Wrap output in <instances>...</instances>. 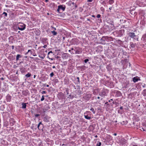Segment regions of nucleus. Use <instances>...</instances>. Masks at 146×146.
<instances>
[{
  "label": "nucleus",
  "instance_id": "obj_28",
  "mask_svg": "<svg viewBox=\"0 0 146 146\" xmlns=\"http://www.w3.org/2000/svg\"><path fill=\"white\" fill-rule=\"evenodd\" d=\"M32 129H36L37 128V125L33 124L31 126Z\"/></svg>",
  "mask_w": 146,
  "mask_h": 146
},
{
  "label": "nucleus",
  "instance_id": "obj_45",
  "mask_svg": "<svg viewBox=\"0 0 146 146\" xmlns=\"http://www.w3.org/2000/svg\"><path fill=\"white\" fill-rule=\"evenodd\" d=\"M68 51L72 54H74V52H73L71 50H69Z\"/></svg>",
  "mask_w": 146,
  "mask_h": 146
},
{
  "label": "nucleus",
  "instance_id": "obj_23",
  "mask_svg": "<svg viewBox=\"0 0 146 146\" xmlns=\"http://www.w3.org/2000/svg\"><path fill=\"white\" fill-rule=\"evenodd\" d=\"M108 0H101V3L102 4L105 5L106 4Z\"/></svg>",
  "mask_w": 146,
  "mask_h": 146
},
{
  "label": "nucleus",
  "instance_id": "obj_13",
  "mask_svg": "<svg viewBox=\"0 0 146 146\" xmlns=\"http://www.w3.org/2000/svg\"><path fill=\"white\" fill-rule=\"evenodd\" d=\"M37 127L39 130L42 129L44 127V125L41 122H40L39 123L37 126Z\"/></svg>",
  "mask_w": 146,
  "mask_h": 146
},
{
  "label": "nucleus",
  "instance_id": "obj_17",
  "mask_svg": "<svg viewBox=\"0 0 146 146\" xmlns=\"http://www.w3.org/2000/svg\"><path fill=\"white\" fill-rule=\"evenodd\" d=\"M141 40L144 42H146V33L141 38Z\"/></svg>",
  "mask_w": 146,
  "mask_h": 146
},
{
  "label": "nucleus",
  "instance_id": "obj_22",
  "mask_svg": "<svg viewBox=\"0 0 146 146\" xmlns=\"http://www.w3.org/2000/svg\"><path fill=\"white\" fill-rule=\"evenodd\" d=\"M88 115H84V116L85 118L88 120H90L91 119V117L89 116Z\"/></svg>",
  "mask_w": 146,
  "mask_h": 146
},
{
  "label": "nucleus",
  "instance_id": "obj_46",
  "mask_svg": "<svg viewBox=\"0 0 146 146\" xmlns=\"http://www.w3.org/2000/svg\"><path fill=\"white\" fill-rule=\"evenodd\" d=\"M44 99V96H42V98H41V101H43Z\"/></svg>",
  "mask_w": 146,
  "mask_h": 146
},
{
  "label": "nucleus",
  "instance_id": "obj_55",
  "mask_svg": "<svg viewBox=\"0 0 146 146\" xmlns=\"http://www.w3.org/2000/svg\"><path fill=\"white\" fill-rule=\"evenodd\" d=\"M101 15L100 14H98L97 16V17L98 18H99L100 17Z\"/></svg>",
  "mask_w": 146,
  "mask_h": 146
},
{
  "label": "nucleus",
  "instance_id": "obj_51",
  "mask_svg": "<svg viewBox=\"0 0 146 146\" xmlns=\"http://www.w3.org/2000/svg\"><path fill=\"white\" fill-rule=\"evenodd\" d=\"M77 79L78 80V84H80V79H79V77H77Z\"/></svg>",
  "mask_w": 146,
  "mask_h": 146
},
{
  "label": "nucleus",
  "instance_id": "obj_35",
  "mask_svg": "<svg viewBox=\"0 0 146 146\" xmlns=\"http://www.w3.org/2000/svg\"><path fill=\"white\" fill-rule=\"evenodd\" d=\"M119 44H122V42L119 40H118L116 41Z\"/></svg>",
  "mask_w": 146,
  "mask_h": 146
},
{
  "label": "nucleus",
  "instance_id": "obj_3",
  "mask_svg": "<svg viewBox=\"0 0 146 146\" xmlns=\"http://www.w3.org/2000/svg\"><path fill=\"white\" fill-rule=\"evenodd\" d=\"M128 36L131 38H133L137 41H138V36L135 34L133 32H129L127 34Z\"/></svg>",
  "mask_w": 146,
  "mask_h": 146
},
{
  "label": "nucleus",
  "instance_id": "obj_44",
  "mask_svg": "<svg viewBox=\"0 0 146 146\" xmlns=\"http://www.w3.org/2000/svg\"><path fill=\"white\" fill-rule=\"evenodd\" d=\"M54 74L53 72H52L50 74V76L51 77H52L54 76Z\"/></svg>",
  "mask_w": 146,
  "mask_h": 146
},
{
  "label": "nucleus",
  "instance_id": "obj_7",
  "mask_svg": "<svg viewBox=\"0 0 146 146\" xmlns=\"http://www.w3.org/2000/svg\"><path fill=\"white\" fill-rule=\"evenodd\" d=\"M106 54L107 57L110 59L113 58L114 57L113 53L110 50L106 52Z\"/></svg>",
  "mask_w": 146,
  "mask_h": 146
},
{
  "label": "nucleus",
  "instance_id": "obj_47",
  "mask_svg": "<svg viewBox=\"0 0 146 146\" xmlns=\"http://www.w3.org/2000/svg\"><path fill=\"white\" fill-rule=\"evenodd\" d=\"M28 52H30L31 54H32L33 53V51L31 50H28Z\"/></svg>",
  "mask_w": 146,
  "mask_h": 146
},
{
  "label": "nucleus",
  "instance_id": "obj_53",
  "mask_svg": "<svg viewBox=\"0 0 146 146\" xmlns=\"http://www.w3.org/2000/svg\"><path fill=\"white\" fill-rule=\"evenodd\" d=\"M40 115L39 114H36L35 115V117H36L39 116Z\"/></svg>",
  "mask_w": 146,
  "mask_h": 146
},
{
  "label": "nucleus",
  "instance_id": "obj_25",
  "mask_svg": "<svg viewBox=\"0 0 146 146\" xmlns=\"http://www.w3.org/2000/svg\"><path fill=\"white\" fill-rule=\"evenodd\" d=\"M20 71L22 74H25V69L24 68H21L20 69Z\"/></svg>",
  "mask_w": 146,
  "mask_h": 146
},
{
  "label": "nucleus",
  "instance_id": "obj_4",
  "mask_svg": "<svg viewBox=\"0 0 146 146\" xmlns=\"http://www.w3.org/2000/svg\"><path fill=\"white\" fill-rule=\"evenodd\" d=\"M66 9V6L64 5H60L58 6V8L57 9L58 12L60 13L64 11Z\"/></svg>",
  "mask_w": 146,
  "mask_h": 146
},
{
  "label": "nucleus",
  "instance_id": "obj_2",
  "mask_svg": "<svg viewBox=\"0 0 146 146\" xmlns=\"http://www.w3.org/2000/svg\"><path fill=\"white\" fill-rule=\"evenodd\" d=\"M18 29L21 31L24 30L26 28V25L24 23H19L17 25Z\"/></svg>",
  "mask_w": 146,
  "mask_h": 146
},
{
  "label": "nucleus",
  "instance_id": "obj_52",
  "mask_svg": "<svg viewBox=\"0 0 146 146\" xmlns=\"http://www.w3.org/2000/svg\"><path fill=\"white\" fill-rule=\"evenodd\" d=\"M89 60L88 59H86L84 60V62L85 63H86L87 62H88L89 61Z\"/></svg>",
  "mask_w": 146,
  "mask_h": 146
},
{
  "label": "nucleus",
  "instance_id": "obj_64",
  "mask_svg": "<svg viewBox=\"0 0 146 146\" xmlns=\"http://www.w3.org/2000/svg\"><path fill=\"white\" fill-rule=\"evenodd\" d=\"M46 47H47V45H44V46H43V47L44 48H46Z\"/></svg>",
  "mask_w": 146,
  "mask_h": 146
},
{
  "label": "nucleus",
  "instance_id": "obj_56",
  "mask_svg": "<svg viewBox=\"0 0 146 146\" xmlns=\"http://www.w3.org/2000/svg\"><path fill=\"white\" fill-rule=\"evenodd\" d=\"M50 53H52V51H50L49 52H48V55H49V54H50Z\"/></svg>",
  "mask_w": 146,
  "mask_h": 146
},
{
  "label": "nucleus",
  "instance_id": "obj_38",
  "mask_svg": "<svg viewBox=\"0 0 146 146\" xmlns=\"http://www.w3.org/2000/svg\"><path fill=\"white\" fill-rule=\"evenodd\" d=\"M74 98V96L73 95H72L71 94H70L69 95V97H68V98H70L71 99H72Z\"/></svg>",
  "mask_w": 146,
  "mask_h": 146
},
{
  "label": "nucleus",
  "instance_id": "obj_58",
  "mask_svg": "<svg viewBox=\"0 0 146 146\" xmlns=\"http://www.w3.org/2000/svg\"><path fill=\"white\" fill-rule=\"evenodd\" d=\"M93 1V0H87V2H91Z\"/></svg>",
  "mask_w": 146,
  "mask_h": 146
},
{
  "label": "nucleus",
  "instance_id": "obj_36",
  "mask_svg": "<svg viewBox=\"0 0 146 146\" xmlns=\"http://www.w3.org/2000/svg\"><path fill=\"white\" fill-rule=\"evenodd\" d=\"M90 113V112L89 111H86L84 113V115H88Z\"/></svg>",
  "mask_w": 146,
  "mask_h": 146
},
{
  "label": "nucleus",
  "instance_id": "obj_8",
  "mask_svg": "<svg viewBox=\"0 0 146 146\" xmlns=\"http://www.w3.org/2000/svg\"><path fill=\"white\" fill-rule=\"evenodd\" d=\"M102 39L108 42L112 41L113 40V38L112 37H108L107 36H102Z\"/></svg>",
  "mask_w": 146,
  "mask_h": 146
},
{
  "label": "nucleus",
  "instance_id": "obj_11",
  "mask_svg": "<svg viewBox=\"0 0 146 146\" xmlns=\"http://www.w3.org/2000/svg\"><path fill=\"white\" fill-rule=\"evenodd\" d=\"M123 87L125 88H127L130 86L129 81V80H127L123 84Z\"/></svg>",
  "mask_w": 146,
  "mask_h": 146
},
{
  "label": "nucleus",
  "instance_id": "obj_18",
  "mask_svg": "<svg viewBox=\"0 0 146 146\" xmlns=\"http://www.w3.org/2000/svg\"><path fill=\"white\" fill-rule=\"evenodd\" d=\"M133 81L135 83L137 82L139 80H140V79L137 78V77H135L132 78Z\"/></svg>",
  "mask_w": 146,
  "mask_h": 146
},
{
  "label": "nucleus",
  "instance_id": "obj_54",
  "mask_svg": "<svg viewBox=\"0 0 146 146\" xmlns=\"http://www.w3.org/2000/svg\"><path fill=\"white\" fill-rule=\"evenodd\" d=\"M46 93V92L45 91H43L41 92L42 94H45Z\"/></svg>",
  "mask_w": 146,
  "mask_h": 146
},
{
  "label": "nucleus",
  "instance_id": "obj_61",
  "mask_svg": "<svg viewBox=\"0 0 146 146\" xmlns=\"http://www.w3.org/2000/svg\"><path fill=\"white\" fill-rule=\"evenodd\" d=\"M76 87H77L78 89H80V86H76Z\"/></svg>",
  "mask_w": 146,
  "mask_h": 146
},
{
  "label": "nucleus",
  "instance_id": "obj_12",
  "mask_svg": "<svg viewBox=\"0 0 146 146\" xmlns=\"http://www.w3.org/2000/svg\"><path fill=\"white\" fill-rule=\"evenodd\" d=\"M70 55L68 53H63L62 55V58L63 59H67Z\"/></svg>",
  "mask_w": 146,
  "mask_h": 146
},
{
  "label": "nucleus",
  "instance_id": "obj_24",
  "mask_svg": "<svg viewBox=\"0 0 146 146\" xmlns=\"http://www.w3.org/2000/svg\"><path fill=\"white\" fill-rule=\"evenodd\" d=\"M108 102H107L105 103V104L106 105L107 108H110L112 106H111V104H109Z\"/></svg>",
  "mask_w": 146,
  "mask_h": 146
},
{
  "label": "nucleus",
  "instance_id": "obj_62",
  "mask_svg": "<svg viewBox=\"0 0 146 146\" xmlns=\"http://www.w3.org/2000/svg\"><path fill=\"white\" fill-rule=\"evenodd\" d=\"M11 48L12 49H14V46L13 45L11 46Z\"/></svg>",
  "mask_w": 146,
  "mask_h": 146
},
{
  "label": "nucleus",
  "instance_id": "obj_9",
  "mask_svg": "<svg viewBox=\"0 0 146 146\" xmlns=\"http://www.w3.org/2000/svg\"><path fill=\"white\" fill-rule=\"evenodd\" d=\"M121 146H127V144L126 140L121 139L120 143Z\"/></svg>",
  "mask_w": 146,
  "mask_h": 146
},
{
  "label": "nucleus",
  "instance_id": "obj_21",
  "mask_svg": "<svg viewBox=\"0 0 146 146\" xmlns=\"http://www.w3.org/2000/svg\"><path fill=\"white\" fill-rule=\"evenodd\" d=\"M40 34V32L38 29H36L35 34L37 35H39Z\"/></svg>",
  "mask_w": 146,
  "mask_h": 146
},
{
  "label": "nucleus",
  "instance_id": "obj_33",
  "mask_svg": "<svg viewBox=\"0 0 146 146\" xmlns=\"http://www.w3.org/2000/svg\"><path fill=\"white\" fill-rule=\"evenodd\" d=\"M117 94V96H120L121 95V93L120 91H117L116 92Z\"/></svg>",
  "mask_w": 146,
  "mask_h": 146
},
{
  "label": "nucleus",
  "instance_id": "obj_40",
  "mask_svg": "<svg viewBox=\"0 0 146 146\" xmlns=\"http://www.w3.org/2000/svg\"><path fill=\"white\" fill-rule=\"evenodd\" d=\"M117 103L116 102H114L113 101L112 102V104H111V106H113V104H115V105H117Z\"/></svg>",
  "mask_w": 146,
  "mask_h": 146
},
{
  "label": "nucleus",
  "instance_id": "obj_14",
  "mask_svg": "<svg viewBox=\"0 0 146 146\" xmlns=\"http://www.w3.org/2000/svg\"><path fill=\"white\" fill-rule=\"evenodd\" d=\"M9 121L10 125L11 126H13L15 124V121L14 120L13 118H11Z\"/></svg>",
  "mask_w": 146,
  "mask_h": 146
},
{
  "label": "nucleus",
  "instance_id": "obj_5",
  "mask_svg": "<svg viewBox=\"0 0 146 146\" xmlns=\"http://www.w3.org/2000/svg\"><path fill=\"white\" fill-rule=\"evenodd\" d=\"M92 94H84L83 97V100L85 101H88L91 98Z\"/></svg>",
  "mask_w": 146,
  "mask_h": 146
},
{
  "label": "nucleus",
  "instance_id": "obj_29",
  "mask_svg": "<svg viewBox=\"0 0 146 146\" xmlns=\"http://www.w3.org/2000/svg\"><path fill=\"white\" fill-rule=\"evenodd\" d=\"M31 74L29 72L27 74L25 75V76L26 78H28L30 77L31 76Z\"/></svg>",
  "mask_w": 146,
  "mask_h": 146
},
{
  "label": "nucleus",
  "instance_id": "obj_49",
  "mask_svg": "<svg viewBox=\"0 0 146 146\" xmlns=\"http://www.w3.org/2000/svg\"><path fill=\"white\" fill-rule=\"evenodd\" d=\"M38 56L40 58H42V59H43L44 58V56H42L40 55H39Z\"/></svg>",
  "mask_w": 146,
  "mask_h": 146
},
{
  "label": "nucleus",
  "instance_id": "obj_34",
  "mask_svg": "<svg viewBox=\"0 0 146 146\" xmlns=\"http://www.w3.org/2000/svg\"><path fill=\"white\" fill-rule=\"evenodd\" d=\"M143 94L144 96H146V89H144L143 90Z\"/></svg>",
  "mask_w": 146,
  "mask_h": 146
},
{
  "label": "nucleus",
  "instance_id": "obj_48",
  "mask_svg": "<svg viewBox=\"0 0 146 146\" xmlns=\"http://www.w3.org/2000/svg\"><path fill=\"white\" fill-rule=\"evenodd\" d=\"M3 15H4L5 17H7V13L5 12H4L3 13Z\"/></svg>",
  "mask_w": 146,
  "mask_h": 146
},
{
  "label": "nucleus",
  "instance_id": "obj_15",
  "mask_svg": "<svg viewBox=\"0 0 146 146\" xmlns=\"http://www.w3.org/2000/svg\"><path fill=\"white\" fill-rule=\"evenodd\" d=\"M29 91L28 90H23L22 92V94L24 96H26L28 94Z\"/></svg>",
  "mask_w": 146,
  "mask_h": 146
},
{
  "label": "nucleus",
  "instance_id": "obj_59",
  "mask_svg": "<svg viewBox=\"0 0 146 146\" xmlns=\"http://www.w3.org/2000/svg\"><path fill=\"white\" fill-rule=\"evenodd\" d=\"M66 92L67 93V94H68V90H66Z\"/></svg>",
  "mask_w": 146,
  "mask_h": 146
},
{
  "label": "nucleus",
  "instance_id": "obj_30",
  "mask_svg": "<svg viewBox=\"0 0 146 146\" xmlns=\"http://www.w3.org/2000/svg\"><path fill=\"white\" fill-rule=\"evenodd\" d=\"M90 110L91 111L93 114H95L96 113V111L94 110V108H91L90 109Z\"/></svg>",
  "mask_w": 146,
  "mask_h": 146
},
{
  "label": "nucleus",
  "instance_id": "obj_37",
  "mask_svg": "<svg viewBox=\"0 0 146 146\" xmlns=\"http://www.w3.org/2000/svg\"><path fill=\"white\" fill-rule=\"evenodd\" d=\"M109 4L111 5L114 3L113 0H109Z\"/></svg>",
  "mask_w": 146,
  "mask_h": 146
},
{
  "label": "nucleus",
  "instance_id": "obj_63",
  "mask_svg": "<svg viewBox=\"0 0 146 146\" xmlns=\"http://www.w3.org/2000/svg\"><path fill=\"white\" fill-rule=\"evenodd\" d=\"M77 7V6L75 4V8L74 9H76Z\"/></svg>",
  "mask_w": 146,
  "mask_h": 146
},
{
  "label": "nucleus",
  "instance_id": "obj_32",
  "mask_svg": "<svg viewBox=\"0 0 146 146\" xmlns=\"http://www.w3.org/2000/svg\"><path fill=\"white\" fill-rule=\"evenodd\" d=\"M47 39L46 38H43L42 39V42H43V43L45 42L46 41Z\"/></svg>",
  "mask_w": 146,
  "mask_h": 146
},
{
  "label": "nucleus",
  "instance_id": "obj_20",
  "mask_svg": "<svg viewBox=\"0 0 146 146\" xmlns=\"http://www.w3.org/2000/svg\"><path fill=\"white\" fill-rule=\"evenodd\" d=\"M43 121L45 122H48L49 121L48 117V116H45L44 118Z\"/></svg>",
  "mask_w": 146,
  "mask_h": 146
},
{
  "label": "nucleus",
  "instance_id": "obj_41",
  "mask_svg": "<svg viewBox=\"0 0 146 146\" xmlns=\"http://www.w3.org/2000/svg\"><path fill=\"white\" fill-rule=\"evenodd\" d=\"M85 68H86V66L84 65L80 67V68L81 69V70H82V69L83 70L85 69Z\"/></svg>",
  "mask_w": 146,
  "mask_h": 146
},
{
  "label": "nucleus",
  "instance_id": "obj_6",
  "mask_svg": "<svg viewBox=\"0 0 146 146\" xmlns=\"http://www.w3.org/2000/svg\"><path fill=\"white\" fill-rule=\"evenodd\" d=\"M74 54H80L82 53V48L79 47H74Z\"/></svg>",
  "mask_w": 146,
  "mask_h": 146
},
{
  "label": "nucleus",
  "instance_id": "obj_43",
  "mask_svg": "<svg viewBox=\"0 0 146 146\" xmlns=\"http://www.w3.org/2000/svg\"><path fill=\"white\" fill-rule=\"evenodd\" d=\"M68 63V62L67 61H65L63 62V65L64 66L66 65Z\"/></svg>",
  "mask_w": 146,
  "mask_h": 146
},
{
  "label": "nucleus",
  "instance_id": "obj_19",
  "mask_svg": "<svg viewBox=\"0 0 146 146\" xmlns=\"http://www.w3.org/2000/svg\"><path fill=\"white\" fill-rule=\"evenodd\" d=\"M23 56L21 54H18L16 57V60L17 61H18L19 60V58H22Z\"/></svg>",
  "mask_w": 146,
  "mask_h": 146
},
{
  "label": "nucleus",
  "instance_id": "obj_16",
  "mask_svg": "<svg viewBox=\"0 0 146 146\" xmlns=\"http://www.w3.org/2000/svg\"><path fill=\"white\" fill-rule=\"evenodd\" d=\"M7 101V102H9L11 101V97L9 94H8L6 97Z\"/></svg>",
  "mask_w": 146,
  "mask_h": 146
},
{
  "label": "nucleus",
  "instance_id": "obj_27",
  "mask_svg": "<svg viewBox=\"0 0 146 146\" xmlns=\"http://www.w3.org/2000/svg\"><path fill=\"white\" fill-rule=\"evenodd\" d=\"M130 45L132 48H135V44H134L132 42H131L130 43Z\"/></svg>",
  "mask_w": 146,
  "mask_h": 146
},
{
  "label": "nucleus",
  "instance_id": "obj_39",
  "mask_svg": "<svg viewBox=\"0 0 146 146\" xmlns=\"http://www.w3.org/2000/svg\"><path fill=\"white\" fill-rule=\"evenodd\" d=\"M101 145V143L100 142H98L96 145V146H100Z\"/></svg>",
  "mask_w": 146,
  "mask_h": 146
},
{
  "label": "nucleus",
  "instance_id": "obj_10",
  "mask_svg": "<svg viewBox=\"0 0 146 146\" xmlns=\"http://www.w3.org/2000/svg\"><path fill=\"white\" fill-rule=\"evenodd\" d=\"M124 30L123 29H121L119 31H116V33L117 34V36H121L124 33Z\"/></svg>",
  "mask_w": 146,
  "mask_h": 146
},
{
  "label": "nucleus",
  "instance_id": "obj_57",
  "mask_svg": "<svg viewBox=\"0 0 146 146\" xmlns=\"http://www.w3.org/2000/svg\"><path fill=\"white\" fill-rule=\"evenodd\" d=\"M142 129L143 131H146V128H142Z\"/></svg>",
  "mask_w": 146,
  "mask_h": 146
},
{
  "label": "nucleus",
  "instance_id": "obj_42",
  "mask_svg": "<svg viewBox=\"0 0 146 146\" xmlns=\"http://www.w3.org/2000/svg\"><path fill=\"white\" fill-rule=\"evenodd\" d=\"M127 20V21L126 20H124V22H123V23H125L126 22H127L128 23V24H130V21H129V19H128Z\"/></svg>",
  "mask_w": 146,
  "mask_h": 146
},
{
  "label": "nucleus",
  "instance_id": "obj_50",
  "mask_svg": "<svg viewBox=\"0 0 146 146\" xmlns=\"http://www.w3.org/2000/svg\"><path fill=\"white\" fill-rule=\"evenodd\" d=\"M98 49H100V50L102 49V46H100L98 47Z\"/></svg>",
  "mask_w": 146,
  "mask_h": 146
},
{
  "label": "nucleus",
  "instance_id": "obj_1",
  "mask_svg": "<svg viewBox=\"0 0 146 146\" xmlns=\"http://www.w3.org/2000/svg\"><path fill=\"white\" fill-rule=\"evenodd\" d=\"M108 93V90L106 89L103 88L99 93V95L102 97L105 96H107V94Z\"/></svg>",
  "mask_w": 146,
  "mask_h": 146
},
{
  "label": "nucleus",
  "instance_id": "obj_26",
  "mask_svg": "<svg viewBox=\"0 0 146 146\" xmlns=\"http://www.w3.org/2000/svg\"><path fill=\"white\" fill-rule=\"evenodd\" d=\"M22 108L23 109H25L26 108V103H23L22 104Z\"/></svg>",
  "mask_w": 146,
  "mask_h": 146
},
{
  "label": "nucleus",
  "instance_id": "obj_31",
  "mask_svg": "<svg viewBox=\"0 0 146 146\" xmlns=\"http://www.w3.org/2000/svg\"><path fill=\"white\" fill-rule=\"evenodd\" d=\"M51 33L54 36L56 35L57 34V33L55 31H51Z\"/></svg>",
  "mask_w": 146,
  "mask_h": 146
},
{
  "label": "nucleus",
  "instance_id": "obj_60",
  "mask_svg": "<svg viewBox=\"0 0 146 146\" xmlns=\"http://www.w3.org/2000/svg\"><path fill=\"white\" fill-rule=\"evenodd\" d=\"M95 98L96 99V98H97V99H100V97H99V96H98V97H95Z\"/></svg>",
  "mask_w": 146,
  "mask_h": 146
}]
</instances>
